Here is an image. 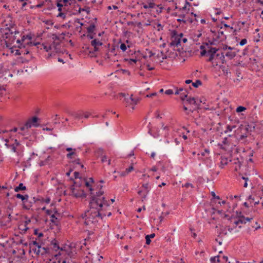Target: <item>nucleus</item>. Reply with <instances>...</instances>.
<instances>
[{
  "label": "nucleus",
  "mask_w": 263,
  "mask_h": 263,
  "mask_svg": "<svg viewBox=\"0 0 263 263\" xmlns=\"http://www.w3.org/2000/svg\"><path fill=\"white\" fill-rule=\"evenodd\" d=\"M85 185L89 188L91 194L90 209L82 214L81 216L83 219L85 218L84 223L89 226L97 223L99 219H102L104 217H109L111 215V212L109 201L103 196L104 192L101 190L102 186H100V190L94 194L92 192L93 189L89 182L85 181Z\"/></svg>",
  "instance_id": "nucleus-1"
},
{
  "label": "nucleus",
  "mask_w": 263,
  "mask_h": 263,
  "mask_svg": "<svg viewBox=\"0 0 263 263\" xmlns=\"http://www.w3.org/2000/svg\"><path fill=\"white\" fill-rule=\"evenodd\" d=\"M38 119V118L36 117H33L31 119H29L25 124L20 128V131L18 132V134L23 136H26L25 138L27 139L28 136H30V134L28 133V129L33 126L37 127L39 126L37 123Z\"/></svg>",
  "instance_id": "nucleus-2"
},
{
  "label": "nucleus",
  "mask_w": 263,
  "mask_h": 263,
  "mask_svg": "<svg viewBox=\"0 0 263 263\" xmlns=\"http://www.w3.org/2000/svg\"><path fill=\"white\" fill-rule=\"evenodd\" d=\"M19 34L18 31L16 30L13 31L9 28H6L5 29L3 37L5 39V43L7 47L13 44L15 41H16L17 39H20L16 35Z\"/></svg>",
  "instance_id": "nucleus-3"
},
{
  "label": "nucleus",
  "mask_w": 263,
  "mask_h": 263,
  "mask_svg": "<svg viewBox=\"0 0 263 263\" xmlns=\"http://www.w3.org/2000/svg\"><path fill=\"white\" fill-rule=\"evenodd\" d=\"M32 37L30 34L23 35L21 39H17L16 43L23 47L36 46L39 43H33Z\"/></svg>",
  "instance_id": "nucleus-4"
},
{
  "label": "nucleus",
  "mask_w": 263,
  "mask_h": 263,
  "mask_svg": "<svg viewBox=\"0 0 263 263\" xmlns=\"http://www.w3.org/2000/svg\"><path fill=\"white\" fill-rule=\"evenodd\" d=\"M5 145L7 148L10 149L13 152L16 153L17 155H20L19 151L21 144L17 140L15 139L13 142V139L10 140L8 139H5Z\"/></svg>",
  "instance_id": "nucleus-5"
},
{
  "label": "nucleus",
  "mask_w": 263,
  "mask_h": 263,
  "mask_svg": "<svg viewBox=\"0 0 263 263\" xmlns=\"http://www.w3.org/2000/svg\"><path fill=\"white\" fill-rule=\"evenodd\" d=\"M102 43L97 39H94L92 41H91V45L94 47V49L93 51H89L91 57H96V55H95V53L99 50L98 46H102Z\"/></svg>",
  "instance_id": "nucleus-6"
},
{
  "label": "nucleus",
  "mask_w": 263,
  "mask_h": 263,
  "mask_svg": "<svg viewBox=\"0 0 263 263\" xmlns=\"http://www.w3.org/2000/svg\"><path fill=\"white\" fill-rule=\"evenodd\" d=\"M156 0H147L144 3H142L141 5L145 9H154L156 7H158V5L155 3Z\"/></svg>",
  "instance_id": "nucleus-7"
},
{
  "label": "nucleus",
  "mask_w": 263,
  "mask_h": 263,
  "mask_svg": "<svg viewBox=\"0 0 263 263\" xmlns=\"http://www.w3.org/2000/svg\"><path fill=\"white\" fill-rule=\"evenodd\" d=\"M198 156L199 160L206 162L210 158V150L208 148L204 149V152L198 154Z\"/></svg>",
  "instance_id": "nucleus-8"
},
{
  "label": "nucleus",
  "mask_w": 263,
  "mask_h": 263,
  "mask_svg": "<svg viewBox=\"0 0 263 263\" xmlns=\"http://www.w3.org/2000/svg\"><path fill=\"white\" fill-rule=\"evenodd\" d=\"M218 50L216 48L211 47L210 49L208 51L207 56H209V58L208 60V62H213V60L215 59L216 55L217 54V51Z\"/></svg>",
  "instance_id": "nucleus-9"
},
{
  "label": "nucleus",
  "mask_w": 263,
  "mask_h": 263,
  "mask_svg": "<svg viewBox=\"0 0 263 263\" xmlns=\"http://www.w3.org/2000/svg\"><path fill=\"white\" fill-rule=\"evenodd\" d=\"M201 102V101H200L199 102L196 100V99L194 97H190L189 98H187L186 100V101L184 102V104L185 105H187V104H191V105H194L196 106V109H198L199 108V106L200 105V103Z\"/></svg>",
  "instance_id": "nucleus-10"
},
{
  "label": "nucleus",
  "mask_w": 263,
  "mask_h": 263,
  "mask_svg": "<svg viewBox=\"0 0 263 263\" xmlns=\"http://www.w3.org/2000/svg\"><path fill=\"white\" fill-rule=\"evenodd\" d=\"M178 16L179 18L177 19V21L178 22H183V23H186L187 22H189L191 23L193 22V21L190 18L184 20V18L185 17V15L184 14H178Z\"/></svg>",
  "instance_id": "nucleus-11"
},
{
  "label": "nucleus",
  "mask_w": 263,
  "mask_h": 263,
  "mask_svg": "<svg viewBox=\"0 0 263 263\" xmlns=\"http://www.w3.org/2000/svg\"><path fill=\"white\" fill-rule=\"evenodd\" d=\"M142 187L144 188V193L143 194V196H142V200L145 199L149 190L150 186L148 182L145 183H143L142 185Z\"/></svg>",
  "instance_id": "nucleus-12"
},
{
  "label": "nucleus",
  "mask_w": 263,
  "mask_h": 263,
  "mask_svg": "<svg viewBox=\"0 0 263 263\" xmlns=\"http://www.w3.org/2000/svg\"><path fill=\"white\" fill-rule=\"evenodd\" d=\"M226 39V36L224 35L223 31H218V34L216 37V40L221 42Z\"/></svg>",
  "instance_id": "nucleus-13"
},
{
  "label": "nucleus",
  "mask_w": 263,
  "mask_h": 263,
  "mask_svg": "<svg viewBox=\"0 0 263 263\" xmlns=\"http://www.w3.org/2000/svg\"><path fill=\"white\" fill-rule=\"evenodd\" d=\"M33 203H34L32 202V200H28V199L25 200L23 203V208L26 210H29L32 207Z\"/></svg>",
  "instance_id": "nucleus-14"
},
{
  "label": "nucleus",
  "mask_w": 263,
  "mask_h": 263,
  "mask_svg": "<svg viewBox=\"0 0 263 263\" xmlns=\"http://www.w3.org/2000/svg\"><path fill=\"white\" fill-rule=\"evenodd\" d=\"M59 255H55V260L53 261L52 262H51V263H61V262L62 263H74L72 260L67 261L65 259H59Z\"/></svg>",
  "instance_id": "nucleus-15"
},
{
  "label": "nucleus",
  "mask_w": 263,
  "mask_h": 263,
  "mask_svg": "<svg viewBox=\"0 0 263 263\" xmlns=\"http://www.w3.org/2000/svg\"><path fill=\"white\" fill-rule=\"evenodd\" d=\"M60 42H53L51 44L52 45V49L54 50L56 52H58L60 51Z\"/></svg>",
  "instance_id": "nucleus-16"
},
{
  "label": "nucleus",
  "mask_w": 263,
  "mask_h": 263,
  "mask_svg": "<svg viewBox=\"0 0 263 263\" xmlns=\"http://www.w3.org/2000/svg\"><path fill=\"white\" fill-rule=\"evenodd\" d=\"M64 33H62L60 35H58L55 34H53L52 35V39L53 40V42H61L62 39H64Z\"/></svg>",
  "instance_id": "nucleus-17"
},
{
  "label": "nucleus",
  "mask_w": 263,
  "mask_h": 263,
  "mask_svg": "<svg viewBox=\"0 0 263 263\" xmlns=\"http://www.w3.org/2000/svg\"><path fill=\"white\" fill-rule=\"evenodd\" d=\"M252 218L245 217L244 216H239L238 218L239 224L246 223L247 221H250Z\"/></svg>",
  "instance_id": "nucleus-18"
},
{
  "label": "nucleus",
  "mask_w": 263,
  "mask_h": 263,
  "mask_svg": "<svg viewBox=\"0 0 263 263\" xmlns=\"http://www.w3.org/2000/svg\"><path fill=\"white\" fill-rule=\"evenodd\" d=\"M37 45H40V48L42 49L43 48L46 51L48 52L49 51L52 50V45H48L47 44H37Z\"/></svg>",
  "instance_id": "nucleus-19"
},
{
  "label": "nucleus",
  "mask_w": 263,
  "mask_h": 263,
  "mask_svg": "<svg viewBox=\"0 0 263 263\" xmlns=\"http://www.w3.org/2000/svg\"><path fill=\"white\" fill-rule=\"evenodd\" d=\"M228 163V160L227 158L225 157L221 156L220 158V162L219 164V167L221 168H223L224 166L227 165Z\"/></svg>",
  "instance_id": "nucleus-20"
},
{
  "label": "nucleus",
  "mask_w": 263,
  "mask_h": 263,
  "mask_svg": "<svg viewBox=\"0 0 263 263\" xmlns=\"http://www.w3.org/2000/svg\"><path fill=\"white\" fill-rule=\"evenodd\" d=\"M224 53L225 56L229 60L233 59L236 56V53L232 51H227Z\"/></svg>",
  "instance_id": "nucleus-21"
},
{
  "label": "nucleus",
  "mask_w": 263,
  "mask_h": 263,
  "mask_svg": "<svg viewBox=\"0 0 263 263\" xmlns=\"http://www.w3.org/2000/svg\"><path fill=\"white\" fill-rule=\"evenodd\" d=\"M180 37H175L174 40L172 41L170 43L171 46H178V45L180 43Z\"/></svg>",
  "instance_id": "nucleus-22"
},
{
  "label": "nucleus",
  "mask_w": 263,
  "mask_h": 263,
  "mask_svg": "<svg viewBox=\"0 0 263 263\" xmlns=\"http://www.w3.org/2000/svg\"><path fill=\"white\" fill-rule=\"evenodd\" d=\"M217 57H219L220 62H221L222 64L226 63V61L225 60V55L224 52L217 53V54L216 55V58Z\"/></svg>",
  "instance_id": "nucleus-23"
},
{
  "label": "nucleus",
  "mask_w": 263,
  "mask_h": 263,
  "mask_svg": "<svg viewBox=\"0 0 263 263\" xmlns=\"http://www.w3.org/2000/svg\"><path fill=\"white\" fill-rule=\"evenodd\" d=\"M217 57H219L220 62H221L222 64L226 63V61L225 60V55L224 52L217 53V54L216 55V58Z\"/></svg>",
  "instance_id": "nucleus-24"
},
{
  "label": "nucleus",
  "mask_w": 263,
  "mask_h": 263,
  "mask_svg": "<svg viewBox=\"0 0 263 263\" xmlns=\"http://www.w3.org/2000/svg\"><path fill=\"white\" fill-rule=\"evenodd\" d=\"M96 28V25L94 23H91L88 27H87V31L88 33H93Z\"/></svg>",
  "instance_id": "nucleus-25"
},
{
  "label": "nucleus",
  "mask_w": 263,
  "mask_h": 263,
  "mask_svg": "<svg viewBox=\"0 0 263 263\" xmlns=\"http://www.w3.org/2000/svg\"><path fill=\"white\" fill-rule=\"evenodd\" d=\"M26 190V187L25 185H24L23 183H20L17 186L15 187L14 191L16 192H18L21 190L24 191Z\"/></svg>",
  "instance_id": "nucleus-26"
},
{
  "label": "nucleus",
  "mask_w": 263,
  "mask_h": 263,
  "mask_svg": "<svg viewBox=\"0 0 263 263\" xmlns=\"http://www.w3.org/2000/svg\"><path fill=\"white\" fill-rule=\"evenodd\" d=\"M18 49H13V48H11V52L13 53L15 55H21V52H22V50L21 49V46L18 44Z\"/></svg>",
  "instance_id": "nucleus-27"
},
{
  "label": "nucleus",
  "mask_w": 263,
  "mask_h": 263,
  "mask_svg": "<svg viewBox=\"0 0 263 263\" xmlns=\"http://www.w3.org/2000/svg\"><path fill=\"white\" fill-rule=\"evenodd\" d=\"M17 198L21 199L23 202L25 200L28 199L29 196L27 194H26L25 195H23L20 194H17L15 196Z\"/></svg>",
  "instance_id": "nucleus-28"
},
{
  "label": "nucleus",
  "mask_w": 263,
  "mask_h": 263,
  "mask_svg": "<svg viewBox=\"0 0 263 263\" xmlns=\"http://www.w3.org/2000/svg\"><path fill=\"white\" fill-rule=\"evenodd\" d=\"M28 46L27 47H23L22 46H21V49L22 50V52H21V54H27L29 53V50L28 48Z\"/></svg>",
  "instance_id": "nucleus-29"
},
{
  "label": "nucleus",
  "mask_w": 263,
  "mask_h": 263,
  "mask_svg": "<svg viewBox=\"0 0 263 263\" xmlns=\"http://www.w3.org/2000/svg\"><path fill=\"white\" fill-rule=\"evenodd\" d=\"M84 112L83 111H79L74 114V118L77 119H81L83 117Z\"/></svg>",
  "instance_id": "nucleus-30"
},
{
  "label": "nucleus",
  "mask_w": 263,
  "mask_h": 263,
  "mask_svg": "<svg viewBox=\"0 0 263 263\" xmlns=\"http://www.w3.org/2000/svg\"><path fill=\"white\" fill-rule=\"evenodd\" d=\"M186 105L185 104L183 105V108L184 111H186V115H189L190 112H193L195 110V108L192 109V108H188L186 106Z\"/></svg>",
  "instance_id": "nucleus-31"
},
{
  "label": "nucleus",
  "mask_w": 263,
  "mask_h": 263,
  "mask_svg": "<svg viewBox=\"0 0 263 263\" xmlns=\"http://www.w3.org/2000/svg\"><path fill=\"white\" fill-rule=\"evenodd\" d=\"M220 68L221 69L223 74L225 75H228L229 73H230L229 69L224 66H220Z\"/></svg>",
  "instance_id": "nucleus-32"
},
{
  "label": "nucleus",
  "mask_w": 263,
  "mask_h": 263,
  "mask_svg": "<svg viewBox=\"0 0 263 263\" xmlns=\"http://www.w3.org/2000/svg\"><path fill=\"white\" fill-rule=\"evenodd\" d=\"M55 215H59V213H58V211L57 210L54 211V214H52L51 216V221L55 223L57 221H55V220H57L58 218L55 216Z\"/></svg>",
  "instance_id": "nucleus-33"
},
{
  "label": "nucleus",
  "mask_w": 263,
  "mask_h": 263,
  "mask_svg": "<svg viewBox=\"0 0 263 263\" xmlns=\"http://www.w3.org/2000/svg\"><path fill=\"white\" fill-rule=\"evenodd\" d=\"M180 97L182 100L184 101L185 98H187V93H186V91L185 90L182 91L180 93Z\"/></svg>",
  "instance_id": "nucleus-34"
},
{
  "label": "nucleus",
  "mask_w": 263,
  "mask_h": 263,
  "mask_svg": "<svg viewBox=\"0 0 263 263\" xmlns=\"http://www.w3.org/2000/svg\"><path fill=\"white\" fill-rule=\"evenodd\" d=\"M210 261L212 263H218L220 261L219 256L212 257L210 258Z\"/></svg>",
  "instance_id": "nucleus-35"
},
{
  "label": "nucleus",
  "mask_w": 263,
  "mask_h": 263,
  "mask_svg": "<svg viewBox=\"0 0 263 263\" xmlns=\"http://www.w3.org/2000/svg\"><path fill=\"white\" fill-rule=\"evenodd\" d=\"M201 85L202 82L200 80H197L195 82L192 83V85L195 88H197Z\"/></svg>",
  "instance_id": "nucleus-36"
},
{
  "label": "nucleus",
  "mask_w": 263,
  "mask_h": 263,
  "mask_svg": "<svg viewBox=\"0 0 263 263\" xmlns=\"http://www.w3.org/2000/svg\"><path fill=\"white\" fill-rule=\"evenodd\" d=\"M81 11H86L87 12V13L88 14L90 13V8H89V7L83 8L80 7L79 9L78 13H81Z\"/></svg>",
  "instance_id": "nucleus-37"
},
{
  "label": "nucleus",
  "mask_w": 263,
  "mask_h": 263,
  "mask_svg": "<svg viewBox=\"0 0 263 263\" xmlns=\"http://www.w3.org/2000/svg\"><path fill=\"white\" fill-rule=\"evenodd\" d=\"M71 191H72V193L74 195V196L77 197H82L83 196V195L84 194V195L85 196V194L84 193V192L83 191H82V194H80V193H74V191H76V190L74 189V188H71ZM82 191H83V190H82Z\"/></svg>",
  "instance_id": "nucleus-38"
},
{
  "label": "nucleus",
  "mask_w": 263,
  "mask_h": 263,
  "mask_svg": "<svg viewBox=\"0 0 263 263\" xmlns=\"http://www.w3.org/2000/svg\"><path fill=\"white\" fill-rule=\"evenodd\" d=\"M246 109H247V108L245 107H243L242 106H239L237 107L236 111L237 112H241L245 111Z\"/></svg>",
  "instance_id": "nucleus-39"
},
{
  "label": "nucleus",
  "mask_w": 263,
  "mask_h": 263,
  "mask_svg": "<svg viewBox=\"0 0 263 263\" xmlns=\"http://www.w3.org/2000/svg\"><path fill=\"white\" fill-rule=\"evenodd\" d=\"M101 161L102 162H107L108 165H110V159L107 160V157L106 156H102V159H101Z\"/></svg>",
  "instance_id": "nucleus-40"
},
{
  "label": "nucleus",
  "mask_w": 263,
  "mask_h": 263,
  "mask_svg": "<svg viewBox=\"0 0 263 263\" xmlns=\"http://www.w3.org/2000/svg\"><path fill=\"white\" fill-rule=\"evenodd\" d=\"M73 155H76V153L75 152V151H72V152H69V153H68L67 155H66V157L68 159H71L72 158V156Z\"/></svg>",
  "instance_id": "nucleus-41"
},
{
  "label": "nucleus",
  "mask_w": 263,
  "mask_h": 263,
  "mask_svg": "<svg viewBox=\"0 0 263 263\" xmlns=\"http://www.w3.org/2000/svg\"><path fill=\"white\" fill-rule=\"evenodd\" d=\"M52 245H53L52 248L53 250H54L55 251H58V250H59L60 247L57 242H52Z\"/></svg>",
  "instance_id": "nucleus-42"
},
{
  "label": "nucleus",
  "mask_w": 263,
  "mask_h": 263,
  "mask_svg": "<svg viewBox=\"0 0 263 263\" xmlns=\"http://www.w3.org/2000/svg\"><path fill=\"white\" fill-rule=\"evenodd\" d=\"M236 127L235 125L234 126H231V125H227V130L225 131L226 133L228 132H231L233 128H235Z\"/></svg>",
  "instance_id": "nucleus-43"
},
{
  "label": "nucleus",
  "mask_w": 263,
  "mask_h": 263,
  "mask_svg": "<svg viewBox=\"0 0 263 263\" xmlns=\"http://www.w3.org/2000/svg\"><path fill=\"white\" fill-rule=\"evenodd\" d=\"M214 65H218V63H220L219 57L216 58L213 60V62H211Z\"/></svg>",
  "instance_id": "nucleus-44"
},
{
  "label": "nucleus",
  "mask_w": 263,
  "mask_h": 263,
  "mask_svg": "<svg viewBox=\"0 0 263 263\" xmlns=\"http://www.w3.org/2000/svg\"><path fill=\"white\" fill-rule=\"evenodd\" d=\"M182 187H186V188H187L189 187H191L192 188H194V186L193 185V184L192 183H186L184 184H182Z\"/></svg>",
  "instance_id": "nucleus-45"
},
{
  "label": "nucleus",
  "mask_w": 263,
  "mask_h": 263,
  "mask_svg": "<svg viewBox=\"0 0 263 263\" xmlns=\"http://www.w3.org/2000/svg\"><path fill=\"white\" fill-rule=\"evenodd\" d=\"M242 179L244 180V183H243V187H247L248 186V183H247V181L248 180V178L247 177H241Z\"/></svg>",
  "instance_id": "nucleus-46"
},
{
  "label": "nucleus",
  "mask_w": 263,
  "mask_h": 263,
  "mask_svg": "<svg viewBox=\"0 0 263 263\" xmlns=\"http://www.w3.org/2000/svg\"><path fill=\"white\" fill-rule=\"evenodd\" d=\"M6 89L4 86L0 85V96L3 95Z\"/></svg>",
  "instance_id": "nucleus-47"
},
{
  "label": "nucleus",
  "mask_w": 263,
  "mask_h": 263,
  "mask_svg": "<svg viewBox=\"0 0 263 263\" xmlns=\"http://www.w3.org/2000/svg\"><path fill=\"white\" fill-rule=\"evenodd\" d=\"M120 49L123 51H125L126 49H127V47H126V46L125 45V44L124 43H122L120 45Z\"/></svg>",
  "instance_id": "nucleus-48"
},
{
  "label": "nucleus",
  "mask_w": 263,
  "mask_h": 263,
  "mask_svg": "<svg viewBox=\"0 0 263 263\" xmlns=\"http://www.w3.org/2000/svg\"><path fill=\"white\" fill-rule=\"evenodd\" d=\"M83 260H84V263H91V261L90 260L88 256H85L83 258Z\"/></svg>",
  "instance_id": "nucleus-49"
},
{
  "label": "nucleus",
  "mask_w": 263,
  "mask_h": 263,
  "mask_svg": "<svg viewBox=\"0 0 263 263\" xmlns=\"http://www.w3.org/2000/svg\"><path fill=\"white\" fill-rule=\"evenodd\" d=\"M134 169V167L132 165H130L128 168H126L125 172H127V174H128L129 173L132 172Z\"/></svg>",
  "instance_id": "nucleus-50"
},
{
  "label": "nucleus",
  "mask_w": 263,
  "mask_h": 263,
  "mask_svg": "<svg viewBox=\"0 0 263 263\" xmlns=\"http://www.w3.org/2000/svg\"><path fill=\"white\" fill-rule=\"evenodd\" d=\"M247 42V40L246 39H243L241 40V41L239 43L240 45L243 46L245 45Z\"/></svg>",
  "instance_id": "nucleus-51"
},
{
  "label": "nucleus",
  "mask_w": 263,
  "mask_h": 263,
  "mask_svg": "<svg viewBox=\"0 0 263 263\" xmlns=\"http://www.w3.org/2000/svg\"><path fill=\"white\" fill-rule=\"evenodd\" d=\"M57 16H60L63 18H65L66 17V13L64 12H60Z\"/></svg>",
  "instance_id": "nucleus-52"
},
{
  "label": "nucleus",
  "mask_w": 263,
  "mask_h": 263,
  "mask_svg": "<svg viewBox=\"0 0 263 263\" xmlns=\"http://www.w3.org/2000/svg\"><path fill=\"white\" fill-rule=\"evenodd\" d=\"M165 93L167 95H172L173 93V91L172 89H167L165 91Z\"/></svg>",
  "instance_id": "nucleus-53"
},
{
  "label": "nucleus",
  "mask_w": 263,
  "mask_h": 263,
  "mask_svg": "<svg viewBox=\"0 0 263 263\" xmlns=\"http://www.w3.org/2000/svg\"><path fill=\"white\" fill-rule=\"evenodd\" d=\"M90 113L89 112H84V116L83 117L86 118V119H87L89 117V116H90Z\"/></svg>",
  "instance_id": "nucleus-54"
},
{
  "label": "nucleus",
  "mask_w": 263,
  "mask_h": 263,
  "mask_svg": "<svg viewBox=\"0 0 263 263\" xmlns=\"http://www.w3.org/2000/svg\"><path fill=\"white\" fill-rule=\"evenodd\" d=\"M221 23L222 25H223L224 26V27L230 28L231 29H233V27H230L229 25H228L227 24H226L224 21H222L221 22Z\"/></svg>",
  "instance_id": "nucleus-55"
},
{
  "label": "nucleus",
  "mask_w": 263,
  "mask_h": 263,
  "mask_svg": "<svg viewBox=\"0 0 263 263\" xmlns=\"http://www.w3.org/2000/svg\"><path fill=\"white\" fill-rule=\"evenodd\" d=\"M132 97H133V95H132L130 96L129 99L131 100V101L132 102H133V104L135 105V104H136L137 103V102H138V99H134Z\"/></svg>",
  "instance_id": "nucleus-56"
},
{
  "label": "nucleus",
  "mask_w": 263,
  "mask_h": 263,
  "mask_svg": "<svg viewBox=\"0 0 263 263\" xmlns=\"http://www.w3.org/2000/svg\"><path fill=\"white\" fill-rule=\"evenodd\" d=\"M211 194L214 198L217 199H220L219 196H216L215 193L214 192H212Z\"/></svg>",
  "instance_id": "nucleus-57"
},
{
  "label": "nucleus",
  "mask_w": 263,
  "mask_h": 263,
  "mask_svg": "<svg viewBox=\"0 0 263 263\" xmlns=\"http://www.w3.org/2000/svg\"><path fill=\"white\" fill-rule=\"evenodd\" d=\"M208 51H206V50L204 49L202 50L200 52V54L201 56H205V55H207Z\"/></svg>",
  "instance_id": "nucleus-58"
},
{
  "label": "nucleus",
  "mask_w": 263,
  "mask_h": 263,
  "mask_svg": "<svg viewBox=\"0 0 263 263\" xmlns=\"http://www.w3.org/2000/svg\"><path fill=\"white\" fill-rule=\"evenodd\" d=\"M145 239H146V243L147 245H149L151 242V239L149 238V237L146 236H145Z\"/></svg>",
  "instance_id": "nucleus-59"
},
{
  "label": "nucleus",
  "mask_w": 263,
  "mask_h": 263,
  "mask_svg": "<svg viewBox=\"0 0 263 263\" xmlns=\"http://www.w3.org/2000/svg\"><path fill=\"white\" fill-rule=\"evenodd\" d=\"M62 1H59L57 4V6L58 8H62L63 5L61 3Z\"/></svg>",
  "instance_id": "nucleus-60"
},
{
  "label": "nucleus",
  "mask_w": 263,
  "mask_h": 263,
  "mask_svg": "<svg viewBox=\"0 0 263 263\" xmlns=\"http://www.w3.org/2000/svg\"><path fill=\"white\" fill-rule=\"evenodd\" d=\"M223 50H226L227 49H229V51H232V50L233 49V48L231 47H229L227 45H225L223 48Z\"/></svg>",
  "instance_id": "nucleus-61"
},
{
  "label": "nucleus",
  "mask_w": 263,
  "mask_h": 263,
  "mask_svg": "<svg viewBox=\"0 0 263 263\" xmlns=\"http://www.w3.org/2000/svg\"><path fill=\"white\" fill-rule=\"evenodd\" d=\"M44 5V2H42L41 3H40L35 6L36 8H41Z\"/></svg>",
  "instance_id": "nucleus-62"
},
{
  "label": "nucleus",
  "mask_w": 263,
  "mask_h": 263,
  "mask_svg": "<svg viewBox=\"0 0 263 263\" xmlns=\"http://www.w3.org/2000/svg\"><path fill=\"white\" fill-rule=\"evenodd\" d=\"M74 163H75L77 164H79V165L81 164L80 159L79 158H77V159H75L74 161Z\"/></svg>",
  "instance_id": "nucleus-63"
},
{
  "label": "nucleus",
  "mask_w": 263,
  "mask_h": 263,
  "mask_svg": "<svg viewBox=\"0 0 263 263\" xmlns=\"http://www.w3.org/2000/svg\"><path fill=\"white\" fill-rule=\"evenodd\" d=\"M127 175V172H126L125 171L120 173V176L121 177H124Z\"/></svg>",
  "instance_id": "nucleus-64"
}]
</instances>
